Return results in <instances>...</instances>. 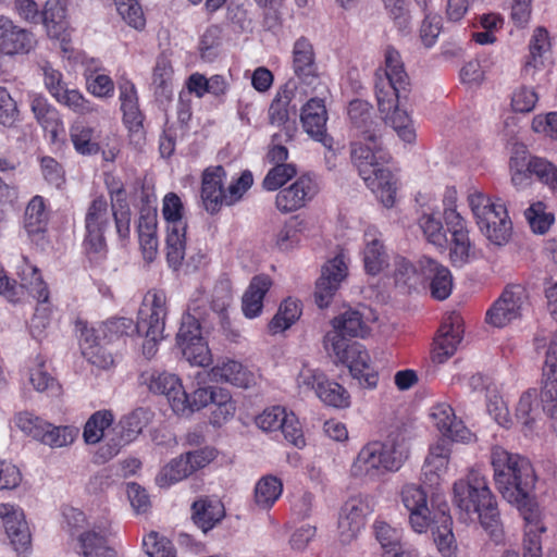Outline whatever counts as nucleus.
<instances>
[{
    "mask_svg": "<svg viewBox=\"0 0 557 557\" xmlns=\"http://www.w3.org/2000/svg\"><path fill=\"white\" fill-rule=\"evenodd\" d=\"M410 78L400 53L392 46L384 50V63L374 73V91L379 111L400 139L411 144L416 140V129L406 110L400 109L410 94Z\"/></svg>",
    "mask_w": 557,
    "mask_h": 557,
    "instance_id": "f257e3e1",
    "label": "nucleus"
},
{
    "mask_svg": "<svg viewBox=\"0 0 557 557\" xmlns=\"http://www.w3.org/2000/svg\"><path fill=\"white\" fill-rule=\"evenodd\" d=\"M333 330L327 332L324 346L335 356L337 362L349 369L351 376L360 386L373 389L379 383V372L371 364V359L364 346L350 338L364 337L369 327L362 314L357 310L345 311L332 320Z\"/></svg>",
    "mask_w": 557,
    "mask_h": 557,
    "instance_id": "f03ea898",
    "label": "nucleus"
},
{
    "mask_svg": "<svg viewBox=\"0 0 557 557\" xmlns=\"http://www.w3.org/2000/svg\"><path fill=\"white\" fill-rule=\"evenodd\" d=\"M453 491V502L458 509L459 519L465 522L479 519L491 539L499 542L503 529L496 499L486 476L480 470L471 469L465 479L454 483Z\"/></svg>",
    "mask_w": 557,
    "mask_h": 557,
    "instance_id": "7ed1b4c3",
    "label": "nucleus"
},
{
    "mask_svg": "<svg viewBox=\"0 0 557 557\" xmlns=\"http://www.w3.org/2000/svg\"><path fill=\"white\" fill-rule=\"evenodd\" d=\"M362 138L364 143H355L351 146L352 163L383 206L392 208L396 200V181L387 168L391 156L383 148L376 129H367Z\"/></svg>",
    "mask_w": 557,
    "mask_h": 557,
    "instance_id": "20e7f679",
    "label": "nucleus"
},
{
    "mask_svg": "<svg viewBox=\"0 0 557 557\" xmlns=\"http://www.w3.org/2000/svg\"><path fill=\"white\" fill-rule=\"evenodd\" d=\"M491 465L495 485L503 497L519 509L525 508L536 482L530 460L496 445L491 449Z\"/></svg>",
    "mask_w": 557,
    "mask_h": 557,
    "instance_id": "39448f33",
    "label": "nucleus"
},
{
    "mask_svg": "<svg viewBox=\"0 0 557 557\" xmlns=\"http://www.w3.org/2000/svg\"><path fill=\"white\" fill-rule=\"evenodd\" d=\"M400 500L409 512V524L412 530L421 534L431 529L440 553L445 557L450 556L455 544L450 515L445 510L431 511L426 492L414 483L403 485Z\"/></svg>",
    "mask_w": 557,
    "mask_h": 557,
    "instance_id": "423d86ee",
    "label": "nucleus"
},
{
    "mask_svg": "<svg viewBox=\"0 0 557 557\" xmlns=\"http://www.w3.org/2000/svg\"><path fill=\"white\" fill-rule=\"evenodd\" d=\"M16 274L22 281L21 287L27 288L28 293L37 300V307L32 319L33 325L46 327L49 323L52 308L49 301L50 292L39 269L32 264L28 258L22 256L16 265ZM18 288L17 282L11 278L5 270L2 269L0 274V295L15 302L20 296Z\"/></svg>",
    "mask_w": 557,
    "mask_h": 557,
    "instance_id": "0eeeda50",
    "label": "nucleus"
},
{
    "mask_svg": "<svg viewBox=\"0 0 557 557\" xmlns=\"http://www.w3.org/2000/svg\"><path fill=\"white\" fill-rule=\"evenodd\" d=\"M133 327V320L114 318L98 327L85 326L81 332L79 347L86 360L99 369H109L114 363L111 346L123 339Z\"/></svg>",
    "mask_w": 557,
    "mask_h": 557,
    "instance_id": "6e6552de",
    "label": "nucleus"
},
{
    "mask_svg": "<svg viewBox=\"0 0 557 557\" xmlns=\"http://www.w3.org/2000/svg\"><path fill=\"white\" fill-rule=\"evenodd\" d=\"M408 458V450L397 440L372 441L358 453L351 466L355 476L380 479L388 472L398 471Z\"/></svg>",
    "mask_w": 557,
    "mask_h": 557,
    "instance_id": "1a4fd4ad",
    "label": "nucleus"
},
{
    "mask_svg": "<svg viewBox=\"0 0 557 557\" xmlns=\"http://www.w3.org/2000/svg\"><path fill=\"white\" fill-rule=\"evenodd\" d=\"M468 202L481 232L496 245L506 244L511 236L512 223L505 203L479 191L470 194Z\"/></svg>",
    "mask_w": 557,
    "mask_h": 557,
    "instance_id": "9d476101",
    "label": "nucleus"
},
{
    "mask_svg": "<svg viewBox=\"0 0 557 557\" xmlns=\"http://www.w3.org/2000/svg\"><path fill=\"white\" fill-rule=\"evenodd\" d=\"M161 213L166 228V262L173 270H178L185 258L188 227L181 197L173 191L168 193L162 200Z\"/></svg>",
    "mask_w": 557,
    "mask_h": 557,
    "instance_id": "9b49d317",
    "label": "nucleus"
},
{
    "mask_svg": "<svg viewBox=\"0 0 557 557\" xmlns=\"http://www.w3.org/2000/svg\"><path fill=\"white\" fill-rule=\"evenodd\" d=\"M215 408L211 414V423L213 425H222L236 411V403L232 399L231 393L222 387L208 386L198 387L191 393L184 389L181 400L174 401V413L177 416H190L195 411H199L208 405Z\"/></svg>",
    "mask_w": 557,
    "mask_h": 557,
    "instance_id": "f8f14e48",
    "label": "nucleus"
},
{
    "mask_svg": "<svg viewBox=\"0 0 557 557\" xmlns=\"http://www.w3.org/2000/svg\"><path fill=\"white\" fill-rule=\"evenodd\" d=\"M509 170L511 182L517 187L527 186L536 180L557 193V165L546 158L517 151L509 160Z\"/></svg>",
    "mask_w": 557,
    "mask_h": 557,
    "instance_id": "ddd939ff",
    "label": "nucleus"
},
{
    "mask_svg": "<svg viewBox=\"0 0 557 557\" xmlns=\"http://www.w3.org/2000/svg\"><path fill=\"white\" fill-rule=\"evenodd\" d=\"M141 305L149 312V321H146L145 341L141 344V354L145 358L151 359L158 352V345L164 338V319L166 315L165 295L159 292L149 290Z\"/></svg>",
    "mask_w": 557,
    "mask_h": 557,
    "instance_id": "4468645a",
    "label": "nucleus"
},
{
    "mask_svg": "<svg viewBox=\"0 0 557 557\" xmlns=\"http://www.w3.org/2000/svg\"><path fill=\"white\" fill-rule=\"evenodd\" d=\"M529 299L528 292L520 284L508 285L499 298L486 312V322L496 327H504L521 315V310Z\"/></svg>",
    "mask_w": 557,
    "mask_h": 557,
    "instance_id": "2eb2a0df",
    "label": "nucleus"
},
{
    "mask_svg": "<svg viewBox=\"0 0 557 557\" xmlns=\"http://www.w3.org/2000/svg\"><path fill=\"white\" fill-rule=\"evenodd\" d=\"M17 425L35 440L50 447L72 444L78 430L72 426H54L37 417L20 416Z\"/></svg>",
    "mask_w": 557,
    "mask_h": 557,
    "instance_id": "dca6fc26",
    "label": "nucleus"
},
{
    "mask_svg": "<svg viewBox=\"0 0 557 557\" xmlns=\"http://www.w3.org/2000/svg\"><path fill=\"white\" fill-rule=\"evenodd\" d=\"M318 193L317 181L309 174H301L289 186L277 191L275 208L284 214L295 212L306 207Z\"/></svg>",
    "mask_w": 557,
    "mask_h": 557,
    "instance_id": "f3484780",
    "label": "nucleus"
},
{
    "mask_svg": "<svg viewBox=\"0 0 557 557\" xmlns=\"http://www.w3.org/2000/svg\"><path fill=\"white\" fill-rule=\"evenodd\" d=\"M347 274L348 268L341 256L334 257L323 265L314 292L315 304L319 308L323 309L330 306Z\"/></svg>",
    "mask_w": 557,
    "mask_h": 557,
    "instance_id": "a211bd4d",
    "label": "nucleus"
},
{
    "mask_svg": "<svg viewBox=\"0 0 557 557\" xmlns=\"http://www.w3.org/2000/svg\"><path fill=\"white\" fill-rule=\"evenodd\" d=\"M0 519L14 550L26 554L30 550L32 536L23 510L11 504H0Z\"/></svg>",
    "mask_w": 557,
    "mask_h": 557,
    "instance_id": "6ab92c4d",
    "label": "nucleus"
},
{
    "mask_svg": "<svg viewBox=\"0 0 557 557\" xmlns=\"http://www.w3.org/2000/svg\"><path fill=\"white\" fill-rule=\"evenodd\" d=\"M300 121L305 132L326 148H332L333 138L326 133L327 110L323 99L310 98L301 108Z\"/></svg>",
    "mask_w": 557,
    "mask_h": 557,
    "instance_id": "aec40b11",
    "label": "nucleus"
},
{
    "mask_svg": "<svg viewBox=\"0 0 557 557\" xmlns=\"http://www.w3.org/2000/svg\"><path fill=\"white\" fill-rule=\"evenodd\" d=\"M36 45L29 30L15 24L10 17L0 15V53L4 55L27 54Z\"/></svg>",
    "mask_w": 557,
    "mask_h": 557,
    "instance_id": "412c9836",
    "label": "nucleus"
},
{
    "mask_svg": "<svg viewBox=\"0 0 557 557\" xmlns=\"http://www.w3.org/2000/svg\"><path fill=\"white\" fill-rule=\"evenodd\" d=\"M156 197L151 199L145 195L141 186V257L147 263L153 262L159 255V240L157 237V208Z\"/></svg>",
    "mask_w": 557,
    "mask_h": 557,
    "instance_id": "4be33fe9",
    "label": "nucleus"
},
{
    "mask_svg": "<svg viewBox=\"0 0 557 557\" xmlns=\"http://www.w3.org/2000/svg\"><path fill=\"white\" fill-rule=\"evenodd\" d=\"M463 329L461 317L457 313H451L446 317L437 332L434 339V348L432 352L433 361L443 363L450 358L457 350L458 345L462 339Z\"/></svg>",
    "mask_w": 557,
    "mask_h": 557,
    "instance_id": "5701e85b",
    "label": "nucleus"
},
{
    "mask_svg": "<svg viewBox=\"0 0 557 557\" xmlns=\"http://www.w3.org/2000/svg\"><path fill=\"white\" fill-rule=\"evenodd\" d=\"M226 172L222 165L207 168L201 176L200 197L205 210L210 214L218 213L226 206L224 180Z\"/></svg>",
    "mask_w": 557,
    "mask_h": 557,
    "instance_id": "b1692460",
    "label": "nucleus"
},
{
    "mask_svg": "<svg viewBox=\"0 0 557 557\" xmlns=\"http://www.w3.org/2000/svg\"><path fill=\"white\" fill-rule=\"evenodd\" d=\"M540 399L543 411L557 419V336L550 339L546 351Z\"/></svg>",
    "mask_w": 557,
    "mask_h": 557,
    "instance_id": "393cba45",
    "label": "nucleus"
},
{
    "mask_svg": "<svg viewBox=\"0 0 557 557\" xmlns=\"http://www.w3.org/2000/svg\"><path fill=\"white\" fill-rule=\"evenodd\" d=\"M296 89V83L293 81H288L280 86L270 103L268 112L270 124L275 126H283L285 128L286 141L293 139V133L295 131V126L289 125V114L290 111L294 113L296 111L295 106L290 107V103L295 98Z\"/></svg>",
    "mask_w": 557,
    "mask_h": 557,
    "instance_id": "a878e982",
    "label": "nucleus"
},
{
    "mask_svg": "<svg viewBox=\"0 0 557 557\" xmlns=\"http://www.w3.org/2000/svg\"><path fill=\"white\" fill-rule=\"evenodd\" d=\"M114 430H119L116 438L112 437L107 444L98 448L95 454L96 462H107L119 454L123 445L137 438L139 434V416L136 411H133L122 417Z\"/></svg>",
    "mask_w": 557,
    "mask_h": 557,
    "instance_id": "bb28decb",
    "label": "nucleus"
},
{
    "mask_svg": "<svg viewBox=\"0 0 557 557\" xmlns=\"http://www.w3.org/2000/svg\"><path fill=\"white\" fill-rule=\"evenodd\" d=\"M419 269L423 277L430 281V292L434 299L445 300L450 296L454 281L448 268L434 259L422 257Z\"/></svg>",
    "mask_w": 557,
    "mask_h": 557,
    "instance_id": "cd10ccee",
    "label": "nucleus"
},
{
    "mask_svg": "<svg viewBox=\"0 0 557 557\" xmlns=\"http://www.w3.org/2000/svg\"><path fill=\"white\" fill-rule=\"evenodd\" d=\"M368 507L361 499L351 498L342 507L338 530L343 543H349L356 539L364 528Z\"/></svg>",
    "mask_w": 557,
    "mask_h": 557,
    "instance_id": "c85d7f7f",
    "label": "nucleus"
},
{
    "mask_svg": "<svg viewBox=\"0 0 557 557\" xmlns=\"http://www.w3.org/2000/svg\"><path fill=\"white\" fill-rule=\"evenodd\" d=\"M451 442L447 438H438L431 445L429 455L422 468L424 482L430 486L438 485L442 475L446 472L451 454Z\"/></svg>",
    "mask_w": 557,
    "mask_h": 557,
    "instance_id": "c756f323",
    "label": "nucleus"
},
{
    "mask_svg": "<svg viewBox=\"0 0 557 557\" xmlns=\"http://www.w3.org/2000/svg\"><path fill=\"white\" fill-rule=\"evenodd\" d=\"M293 71L304 84H312L318 78L315 53L312 44L306 37L298 38L293 47Z\"/></svg>",
    "mask_w": 557,
    "mask_h": 557,
    "instance_id": "7c9ffc66",
    "label": "nucleus"
},
{
    "mask_svg": "<svg viewBox=\"0 0 557 557\" xmlns=\"http://www.w3.org/2000/svg\"><path fill=\"white\" fill-rule=\"evenodd\" d=\"M268 274L255 275L242 297V310L246 318L255 319L262 313L263 300L272 286Z\"/></svg>",
    "mask_w": 557,
    "mask_h": 557,
    "instance_id": "2f4dec72",
    "label": "nucleus"
},
{
    "mask_svg": "<svg viewBox=\"0 0 557 557\" xmlns=\"http://www.w3.org/2000/svg\"><path fill=\"white\" fill-rule=\"evenodd\" d=\"M372 533L382 549L383 557H405L401 529L377 517L372 524Z\"/></svg>",
    "mask_w": 557,
    "mask_h": 557,
    "instance_id": "473e14b6",
    "label": "nucleus"
},
{
    "mask_svg": "<svg viewBox=\"0 0 557 557\" xmlns=\"http://www.w3.org/2000/svg\"><path fill=\"white\" fill-rule=\"evenodd\" d=\"M210 376L215 382L248 388L255 383V375L243 363L233 359H225L210 370Z\"/></svg>",
    "mask_w": 557,
    "mask_h": 557,
    "instance_id": "72a5a7b5",
    "label": "nucleus"
},
{
    "mask_svg": "<svg viewBox=\"0 0 557 557\" xmlns=\"http://www.w3.org/2000/svg\"><path fill=\"white\" fill-rule=\"evenodd\" d=\"M431 418L436 429L443 434L442 438L458 442L470 436V431L462 425L461 421L456 420L454 409L449 405L434 406Z\"/></svg>",
    "mask_w": 557,
    "mask_h": 557,
    "instance_id": "f704fd0d",
    "label": "nucleus"
},
{
    "mask_svg": "<svg viewBox=\"0 0 557 557\" xmlns=\"http://www.w3.org/2000/svg\"><path fill=\"white\" fill-rule=\"evenodd\" d=\"M50 212L47 200L40 196H34L26 205L23 226L30 238L44 235L48 231Z\"/></svg>",
    "mask_w": 557,
    "mask_h": 557,
    "instance_id": "c9c22d12",
    "label": "nucleus"
},
{
    "mask_svg": "<svg viewBox=\"0 0 557 557\" xmlns=\"http://www.w3.org/2000/svg\"><path fill=\"white\" fill-rule=\"evenodd\" d=\"M524 537L522 544V557H542V540L541 535L546 528L539 515L530 510L524 516ZM502 557H519L515 552H506Z\"/></svg>",
    "mask_w": 557,
    "mask_h": 557,
    "instance_id": "e433bc0d",
    "label": "nucleus"
},
{
    "mask_svg": "<svg viewBox=\"0 0 557 557\" xmlns=\"http://www.w3.org/2000/svg\"><path fill=\"white\" fill-rule=\"evenodd\" d=\"M119 91L123 124L131 134H136L139 132V99L136 86L129 81H121Z\"/></svg>",
    "mask_w": 557,
    "mask_h": 557,
    "instance_id": "4c0bfd02",
    "label": "nucleus"
},
{
    "mask_svg": "<svg viewBox=\"0 0 557 557\" xmlns=\"http://www.w3.org/2000/svg\"><path fill=\"white\" fill-rule=\"evenodd\" d=\"M109 522L106 520L92 530L79 536L81 547L85 557H117L116 552L107 545Z\"/></svg>",
    "mask_w": 557,
    "mask_h": 557,
    "instance_id": "58836bf2",
    "label": "nucleus"
},
{
    "mask_svg": "<svg viewBox=\"0 0 557 557\" xmlns=\"http://www.w3.org/2000/svg\"><path fill=\"white\" fill-rule=\"evenodd\" d=\"M205 300L196 298L190 300L187 313L183 315L176 336L177 345L196 338H201V320L206 314Z\"/></svg>",
    "mask_w": 557,
    "mask_h": 557,
    "instance_id": "ea45409f",
    "label": "nucleus"
},
{
    "mask_svg": "<svg viewBox=\"0 0 557 557\" xmlns=\"http://www.w3.org/2000/svg\"><path fill=\"white\" fill-rule=\"evenodd\" d=\"M224 516V506L219 500L201 498L191 505V519L203 532L212 530Z\"/></svg>",
    "mask_w": 557,
    "mask_h": 557,
    "instance_id": "a19ab883",
    "label": "nucleus"
},
{
    "mask_svg": "<svg viewBox=\"0 0 557 557\" xmlns=\"http://www.w3.org/2000/svg\"><path fill=\"white\" fill-rule=\"evenodd\" d=\"M363 249L364 270L370 275H376L388 265V255L381 239L370 230L364 233Z\"/></svg>",
    "mask_w": 557,
    "mask_h": 557,
    "instance_id": "79ce46f5",
    "label": "nucleus"
},
{
    "mask_svg": "<svg viewBox=\"0 0 557 557\" xmlns=\"http://www.w3.org/2000/svg\"><path fill=\"white\" fill-rule=\"evenodd\" d=\"M451 235L449 258L454 267H461L469 261L471 242L467 228V222L447 225Z\"/></svg>",
    "mask_w": 557,
    "mask_h": 557,
    "instance_id": "37998d69",
    "label": "nucleus"
},
{
    "mask_svg": "<svg viewBox=\"0 0 557 557\" xmlns=\"http://www.w3.org/2000/svg\"><path fill=\"white\" fill-rule=\"evenodd\" d=\"M283 493V482L275 475H263L258 480L253 490V502L259 509L269 510L280 499Z\"/></svg>",
    "mask_w": 557,
    "mask_h": 557,
    "instance_id": "c03bdc74",
    "label": "nucleus"
},
{
    "mask_svg": "<svg viewBox=\"0 0 557 557\" xmlns=\"http://www.w3.org/2000/svg\"><path fill=\"white\" fill-rule=\"evenodd\" d=\"M30 109L40 126L57 136L59 127L62 125L58 110L49 103L44 95H33L30 97Z\"/></svg>",
    "mask_w": 557,
    "mask_h": 557,
    "instance_id": "a18cd8bd",
    "label": "nucleus"
},
{
    "mask_svg": "<svg viewBox=\"0 0 557 557\" xmlns=\"http://www.w3.org/2000/svg\"><path fill=\"white\" fill-rule=\"evenodd\" d=\"M148 387L154 394L164 395L173 411L174 401L181 400L184 395L182 381L173 373L160 372L152 374Z\"/></svg>",
    "mask_w": 557,
    "mask_h": 557,
    "instance_id": "49530a36",
    "label": "nucleus"
},
{
    "mask_svg": "<svg viewBox=\"0 0 557 557\" xmlns=\"http://www.w3.org/2000/svg\"><path fill=\"white\" fill-rule=\"evenodd\" d=\"M110 195L116 232L121 238H127L129 235L131 210L126 200V191L122 186L110 187Z\"/></svg>",
    "mask_w": 557,
    "mask_h": 557,
    "instance_id": "de8ad7c7",
    "label": "nucleus"
},
{
    "mask_svg": "<svg viewBox=\"0 0 557 557\" xmlns=\"http://www.w3.org/2000/svg\"><path fill=\"white\" fill-rule=\"evenodd\" d=\"M70 138L74 149L79 154H97L100 150V145L95 138V129L82 122L71 126Z\"/></svg>",
    "mask_w": 557,
    "mask_h": 557,
    "instance_id": "09e8293b",
    "label": "nucleus"
},
{
    "mask_svg": "<svg viewBox=\"0 0 557 557\" xmlns=\"http://www.w3.org/2000/svg\"><path fill=\"white\" fill-rule=\"evenodd\" d=\"M114 422L111 410L102 409L94 412L86 421L83 430V437L86 444H98Z\"/></svg>",
    "mask_w": 557,
    "mask_h": 557,
    "instance_id": "8fccbe9b",
    "label": "nucleus"
},
{
    "mask_svg": "<svg viewBox=\"0 0 557 557\" xmlns=\"http://www.w3.org/2000/svg\"><path fill=\"white\" fill-rule=\"evenodd\" d=\"M315 394L327 406L341 409L350 406L349 393L344 386L336 382L329 380L318 381Z\"/></svg>",
    "mask_w": 557,
    "mask_h": 557,
    "instance_id": "3c124183",
    "label": "nucleus"
},
{
    "mask_svg": "<svg viewBox=\"0 0 557 557\" xmlns=\"http://www.w3.org/2000/svg\"><path fill=\"white\" fill-rule=\"evenodd\" d=\"M306 231L307 222L298 216H292L278 231L275 245L280 250H289L300 243Z\"/></svg>",
    "mask_w": 557,
    "mask_h": 557,
    "instance_id": "603ef678",
    "label": "nucleus"
},
{
    "mask_svg": "<svg viewBox=\"0 0 557 557\" xmlns=\"http://www.w3.org/2000/svg\"><path fill=\"white\" fill-rule=\"evenodd\" d=\"M301 314V305L292 298L285 299L278 308L277 313L269 323L272 333H278L290 327Z\"/></svg>",
    "mask_w": 557,
    "mask_h": 557,
    "instance_id": "864d4df0",
    "label": "nucleus"
},
{
    "mask_svg": "<svg viewBox=\"0 0 557 557\" xmlns=\"http://www.w3.org/2000/svg\"><path fill=\"white\" fill-rule=\"evenodd\" d=\"M348 116L361 137H364L367 129H375L372 120V106L366 100H351L348 106Z\"/></svg>",
    "mask_w": 557,
    "mask_h": 557,
    "instance_id": "5fc2aeb1",
    "label": "nucleus"
},
{
    "mask_svg": "<svg viewBox=\"0 0 557 557\" xmlns=\"http://www.w3.org/2000/svg\"><path fill=\"white\" fill-rule=\"evenodd\" d=\"M178 347L181 348L185 359L190 364L208 367L212 363L211 350L203 337L196 338L195 341H189L184 344H178Z\"/></svg>",
    "mask_w": 557,
    "mask_h": 557,
    "instance_id": "6e6d98bb",
    "label": "nucleus"
},
{
    "mask_svg": "<svg viewBox=\"0 0 557 557\" xmlns=\"http://www.w3.org/2000/svg\"><path fill=\"white\" fill-rule=\"evenodd\" d=\"M537 391L530 388L521 396L517 405L516 417L527 431H532L535 423L534 412L537 410Z\"/></svg>",
    "mask_w": 557,
    "mask_h": 557,
    "instance_id": "4d7b16f0",
    "label": "nucleus"
},
{
    "mask_svg": "<svg viewBox=\"0 0 557 557\" xmlns=\"http://www.w3.org/2000/svg\"><path fill=\"white\" fill-rule=\"evenodd\" d=\"M419 226L430 244L446 249L448 239L440 219H436L433 214L424 213L419 219Z\"/></svg>",
    "mask_w": 557,
    "mask_h": 557,
    "instance_id": "13d9d810",
    "label": "nucleus"
},
{
    "mask_svg": "<svg viewBox=\"0 0 557 557\" xmlns=\"http://www.w3.org/2000/svg\"><path fill=\"white\" fill-rule=\"evenodd\" d=\"M297 175L295 164H276L271 168L262 181V188L268 191H275Z\"/></svg>",
    "mask_w": 557,
    "mask_h": 557,
    "instance_id": "bf43d9fd",
    "label": "nucleus"
},
{
    "mask_svg": "<svg viewBox=\"0 0 557 557\" xmlns=\"http://www.w3.org/2000/svg\"><path fill=\"white\" fill-rule=\"evenodd\" d=\"M190 469L191 467L188 465V460L182 455L171 460V462L162 469L157 481L160 486H170L193 474Z\"/></svg>",
    "mask_w": 557,
    "mask_h": 557,
    "instance_id": "052dcab7",
    "label": "nucleus"
},
{
    "mask_svg": "<svg viewBox=\"0 0 557 557\" xmlns=\"http://www.w3.org/2000/svg\"><path fill=\"white\" fill-rule=\"evenodd\" d=\"M141 547L148 557H175L173 543L158 532L151 531L141 540Z\"/></svg>",
    "mask_w": 557,
    "mask_h": 557,
    "instance_id": "680f3d73",
    "label": "nucleus"
},
{
    "mask_svg": "<svg viewBox=\"0 0 557 557\" xmlns=\"http://www.w3.org/2000/svg\"><path fill=\"white\" fill-rule=\"evenodd\" d=\"M524 215L531 230L536 234H545L555 221L554 214L546 212V206L542 201L532 203Z\"/></svg>",
    "mask_w": 557,
    "mask_h": 557,
    "instance_id": "e2e57ef3",
    "label": "nucleus"
},
{
    "mask_svg": "<svg viewBox=\"0 0 557 557\" xmlns=\"http://www.w3.org/2000/svg\"><path fill=\"white\" fill-rule=\"evenodd\" d=\"M104 230L86 228L83 242L85 252L91 262H99L107 257Z\"/></svg>",
    "mask_w": 557,
    "mask_h": 557,
    "instance_id": "0e129e2a",
    "label": "nucleus"
},
{
    "mask_svg": "<svg viewBox=\"0 0 557 557\" xmlns=\"http://www.w3.org/2000/svg\"><path fill=\"white\" fill-rule=\"evenodd\" d=\"M108 224V201L103 196L96 197L87 209L85 228L106 230Z\"/></svg>",
    "mask_w": 557,
    "mask_h": 557,
    "instance_id": "69168bd1",
    "label": "nucleus"
},
{
    "mask_svg": "<svg viewBox=\"0 0 557 557\" xmlns=\"http://www.w3.org/2000/svg\"><path fill=\"white\" fill-rule=\"evenodd\" d=\"M55 101L79 115L96 111L94 104L86 99L78 89L65 88L58 98H55Z\"/></svg>",
    "mask_w": 557,
    "mask_h": 557,
    "instance_id": "338daca9",
    "label": "nucleus"
},
{
    "mask_svg": "<svg viewBox=\"0 0 557 557\" xmlns=\"http://www.w3.org/2000/svg\"><path fill=\"white\" fill-rule=\"evenodd\" d=\"M539 101V95L533 87L519 86L511 95V109L518 113H529Z\"/></svg>",
    "mask_w": 557,
    "mask_h": 557,
    "instance_id": "774afa93",
    "label": "nucleus"
}]
</instances>
